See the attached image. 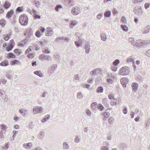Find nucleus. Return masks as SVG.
Segmentation results:
<instances>
[{"label":"nucleus","mask_w":150,"mask_h":150,"mask_svg":"<svg viewBox=\"0 0 150 150\" xmlns=\"http://www.w3.org/2000/svg\"><path fill=\"white\" fill-rule=\"evenodd\" d=\"M135 59L132 56H130L128 57L126 60V62L127 63L132 62V64L134 62Z\"/></svg>","instance_id":"obj_15"},{"label":"nucleus","mask_w":150,"mask_h":150,"mask_svg":"<svg viewBox=\"0 0 150 150\" xmlns=\"http://www.w3.org/2000/svg\"><path fill=\"white\" fill-rule=\"evenodd\" d=\"M9 64L8 61L6 59H5L4 61L0 63V66L6 67L8 66Z\"/></svg>","instance_id":"obj_14"},{"label":"nucleus","mask_w":150,"mask_h":150,"mask_svg":"<svg viewBox=\"0 0 150 150\" xmlns=\"http://www.w3.org/2000/svg\"><path fill=\"white\" fill-rule=\"evenodd\" d=\"M23 147L26 149H29L32 146V144L31 143H28V144H24Z\"/></svg>","instance_id":"obj_28"},{"label":"nucleus","mask_w":150,"mask_h":150,"mask_svg":"<svg viewBox=\"0 0 150 150\" xmlns=\"http://www.w3.org/2000/svg\"><path fill=\"white\" fill-rule=\"evenodd\" d=\"M11 5V4L9 2L6 1L4 4L3 6L5 9H7L10 7Z\"/></svg>","instance_id":"obj_17"},{"label":"nucleus","mask_w":150,"mask_h":150,"mask_svg":"<svg viewBox=\"0 0 150 150\" xmlns=\"http://www.w3.org/2000/svg\"><path fill=\"white\" fill-rule=\"evenodd\" d=\"M103 90V88L101 86H100L98 88L97 91L98 93H102Z\"/></svg>","instance_id":"obj_50"},{"label":"nucleus","mask_w":150,"mask_h":150,"mask_svg":"<svg viewBox=\"0 0 150 150\" xmlns=\"http://www.w3.org/2000/svg\"><path fill=\"white\" fill-rule=\"evenodd\" d=\"M77 97L78 99L81 100L83 98V96L81 92H79L77 93Z\"/></svg>","instance_id":"obj_23"},{"label":"nucleus","mask_w":150,"mask_h":150,"mask_svg":"<svg viewBox=\"0 0 150 150\" xmlns=\"http://www.w3.org/2000/svg\"><path fill=\"white\" fill-rule=\"evenodd\" d=\"M1 98L4 102H7L8 100L7 96L5 94L3 95Z\"/></svg>","instance_id":"obj_36"},{"label":"nucleus","mask_w":150,"mask_h":150,"mask_svg":"<svg viewBox=\"0 0 150 150\" xmlns=\"http://www.w3.org/2000/svg\"><path fill=\"white\" fill-rule=\"evenodd\" d=\"M81 8L80 7L76 6L72 8L71 11V13L74 15H76L80 12Z\"/></svg>","instance_id":"obj_6"},{"label":"nucleus","mask_w":150,"mask_h":150,"mask_svg":"<svg viewBox=\"0 0 150 150\" xmlns=\"http://www.w3.org/2000/svg\"><path fill=\"white\" fill-rule=\"evenodd\" d=\"M33 110L34 114H36L38 113H42L43 109L40 106H36L33 108Z\"/></svg>","instance_id":"obj_5"},{"label":"nucleus","mask_w":150,"mask_h":150,"mask_svg":"<svg viewBox=\"0 0 150 150\" xmlns=\"http://www.w3.org/2000/svg\"><path fill=\"white\" fill-rule=\"evenodd\" d=\"M25 34L28 37H30L33 35L32 29L31 28H29L27 29L25 32Z\"/></svg>","instance_id":"obj_10"},{"label":"nucleus","mask_w":150,"mask_h":150,"mask_svg":"<svg viewBox=\"0 0 150 150\" xmlns=\"http://www.w3.org/2000/svg\"><path fill=\"white\" fill-rule=\"evenodd\" d=\"M131 44L133 46H135L136 47H137V44H138L137 43V41L136 42L134 41L131 42Z\"/></svg>","instance_id":"obj_63"},{"label":"nucleus","mask_w":150,"mask_h":150,"mask_svg":"<svg viewBox=\"0 0 150 150\" xmlns=\"http://www.w3.org/2000/svg\"><path fill=\"white\" fill-rule=\"evenodd\" d=\"M120 83L122 86L125 87L126 85L128 83L129 80L128 79L126 78H121L120 80Z\"/></svg>","instance_id":"obj_9"},{"label":"nucleus","mask_w":150,"mask_h":150,"mask_svg":"<svg viewBox=\"0 0 150 150\" xmlns=\"http://www.w3.org/2000/svg\"><path fill=\"white\" fill-rule=\"evenodd\" d=\"M45 29L44 28L41 27V28L37 30L35 33V35L38 38H40L41 36V33L40 31L42 33L44 32Z\"/></svg>","instance_id":"obj_8"},{"label":"nucleus","mask_w":150,"mask_h":150,"mask_svg":"<svg viewBox=\"0 0 150 150\" xmlns=\"http://www.w3.org/2000/svg\"><path fill=\"white\" fill-rule=\"evenodd\" d=\"M57 67V65L56 64H53L52 65L51 68L49 69L48 72L50 74H52L54 73V71Z\"/></svg>","instance_id":"obj_12"},{"label":"nucleus","mask_w":150,"mask_h":150,"mask_svg":"<svg viewBox=\"0 0 150 150\" xmlns=\"http://www.w3.org/2000/svg\"><path fill=\"white\" fill-rule=\"evenodd\" d=\"M63 148L64 149H68L69 148V145L67 143L65 142L63 144Z\"/></svg>","instance_id":"obj_32"},{"label":"nucleus","mask_w":150,"mask_h":150,"mask_svg":"<svg viewBox=\"0 0 150 150\" xmlns=\"http://www.w3.org/2000/svg\"><path fill=\"white\" fill-rule=\"evenodd\" d=\"M103 13H100L98 14L96 16L97 18L98 19L100 20L103 17Z\"/></svg>","instance_id":"obj_52"},{"label":"nucleus","mask_w":150,"mask_h":150,"mask_svg":"<svg viewBox=\"0 0 150 150\" xmlns=\"http://www.w3.org/2000/svg\"><path fill=\"white\" fill-rule=\"evenodd\" d=\"M11 35V34L10 33H9L8 35H3L4 39L6 41L8 40L10 38Z\"/></svg>","instance_id":"obj_39"},{"label":"nucleus","mask_w":150,"mask_h":150,"mask_svg":"<svg viewBox=\"0 0 150 150\" xmlns=\"http://www.w3.org/2000/svg\"><path fill=\"white\" fill-rule=\"evenodd\" d=\"M133 12L135 15L140 17L142 14L143 13L141 6H136L134 8Z\"/></svg>","instance_id":"obj_3"},{"label":"nucleus","mask_w":150,"mask_h":150,"mask_svg":"<svg viewBox=\"0 0 150 150\" xmlns=\"http://www.w3.org/2000/svg\"><path fill=\"white\" fill-rule=\"evenodd\" d=\"M120 60L118 59L115 60L113 62V64L114 66H117L120 63Z\"/></svg>","instance_id":"obj_37"},{"label":"nucleus","mask_w":150,"mask_h":150,"mask_svg":"<svg viewBox=\"0 0 150 150\" xmlns=\"http://www.w3.org/2000/svg\"><path fill=\"white\" fill-rule=\"evenodd\" d=\"M90 44L87 43L85 45V50L87 54H88L90 51Z\"/></svg>","instance_id":"obj_13"},{"label":"nucleus","mask_w":150,"mask_h":150,"mask_svg":"<svg viewBox=\"0 0 150 150\" xmlns=\"http://www.w3.org/2000/svg\"><path fill=\"white\" fill-rule=\"evenodd\" d=\"M47 30V33L46 34V35L50 36L53 34V32L51 28L50 27H48Z\"/></svg>","instance_id":"obj_19"},{"label":"nucleus","mask_w":150,"mask_h":150,"mask_svg":"<svg viewBox=\"0 0 150 150\" xmlns=\"http://www.w3.org/2000/svg\"><path fill=\"white\" fill-rule=\"evenodd\" d=\"M23 11V6H20L18 7L16 10V13L18 12H21Z\"/></svg>","instance_id":"obj_34"},{"label":"nucleus","mask_w":150,"mask_h":150,"mask_svg":"<svg viewBox=\"0 0 150 150\" xmlns=\"http://www.w3.org/2000/svg\"><path fill=\"white\" fill-rule=\"evenodd\" d=\"M13 13L14 12L13 10H10L6 13V17L8 19L10 18L13 14Z\"/></svg>","instance_id":"obj_16"},{"label":"nucleus","mask_w":150,"mask_h":150,"mask_svg":"<svg viewBox=\"0 0 150 150\" xmlns=\"http://www.w3.org/2000/svg\"><path fill=\"white\" fill-rule=\"evenodd\" d=\"M137 43H138V44H137V47H140L143 46L145 45L144 41H143V40L137 41Z\"/></svg>","instance_id":"obj_20"},{"label":"nucleus","mask_w":150,"mask_h":150,"mask_svg":"<svg viewBox=\"0 0 150 150\" xmlns=\"http://www.w3.org/2000/svg\"><path fill=\"white\" fill-rule=\"evenodd\" d=\"M98 71L97 69H94L92 71H91L90 73L92 76H94L96 75L97 73V71Z\"/></svg>","instance_id":"obj_45"},{"label":"nucleus","mask_w":150,"mask_h":150,"mask_svg":"<svg viewBox=\"0 0 150 150\" xmlns=\"http://www.w3.org/2000/svg\"><path fill=\"white\" fill-rule=\"evenodd\" d=\"M74 80H73L74 82H77L79 80L80 78L78 74H76L74 76Z\"/></svg>","instance_id":"obj_35"},{"label":"nucleus","mask_w":150,"mask_h":150,"mask_svg":"<svg viewBox=\"0 0 150 150\" xmlns=\"http://www.w3.org/2000/svg\"><path fill=\"white\" fill-rule=\"evenodd\" d=\"M101 38L102 40L103 41H105L107 39L106 35L104 33L102 34L101 36Z\"/></svg>","instance_id":"obj_43"},{"label":"nucleus","mask_w":150,"mask_h":150,"mask_svg":"<svg viewBox=\"0 0 150 150\" xmlns=\"http://www.w3.org/2000/svg\"><path fill=\"white\" fill-rule=\"evenodd\" d=\"M108 121L109 124H111L113 122L114 119L113 118L111 117L108 120Z\"/></svg>","instance_id":"obj_60"},{"label":"nucleus","mask_w":150,"mask_h":150,"mask_svg":"<svg viewBox=\"0 0 150 150\" xmlns=\"http://www.w3.org/2000/svg\"><path fill=\"white\" fill-rule=\"evenodd\" d=\"M138 84L136 82H134L132 83L131 86L132 90L134 92H136L137 90L138 87Z\"/></svg>","instance_id":"obj_11"},{"label":"nucleus","mask_w":150,"mask_h":150,"mask_svg":"<svg viewBox=\"0 0 150 150\" xmlns=\"http://www.w3.org/2000/svg\"><path fill=\"white\" fill-rule=\"evenodd\" d=\"M5 91L3 90L0 89V96H2L4 95Z\"/></svg>","instance_id":"obj_64"},{"label":"nucleus","mask_w":150,"mask_h":150,"mask_svg":"<svg viewBox=\"0 0 150 150\" xmlns=\"http://www.w3.org/2000/svg\"><path fill=\"white\" fill-rule=\"evenodd\" d=\"M13 46L11 44H9L6 48V50L7 51L11 50L13 48Z\"/></svg>","instance_id":"obj_38"},{"label":"nucleus","mask_w":150,"mask_h":150,"mask_svg":"<svg viewBox=\"0 0 150 150\" xmlns=\"http://www.w3.org/2000/svg\"><path fill=\"white\" fill-rule=\"evenodd\" d=\"M40 59L41 60H43L45 59L47 61H51L52 60L51 57L49 55H45L43 54H42L40 56Z\"/></svg>","instance_id":"obj_7"},{"label":"nucleus","mask_w":150,"mask_h":150,"mask_svg":"<svg viewBox=\"0 0 150 150\" xmlns=\"http://www.w3.org/2000/svg\"><path fill=\"white\" fill-rule=\"evenodd\" d=\"M77 24L76 22L75 21H71V23L69 25V27L70 28H72L73 27L76 25Z\"/></svg>","instance_id":"obj_26"},{"label":"nucleus","mask_w":150,"mask_h":150,"mask_svg":"<svg viewBox=\"0 0 150 150\" xmlns=\"http://www.w3.org/2000/svg\"><path fill=\"white\" fill-rule=\"evenodd\" d=\"M16 56L12 53H10L8 54L7 57L8 58H15Z\"/></svg>","instance_id":"obj_31"},{"label":"nucleus","mask_w":150,"mask_h":150,"mask_svg":"<svg viewBox=\"0 0 150 150\" xmlns=\"http://www.w3.org/2000/svg\"><path fill=\"white\" fill-rule=\"evenodd\" d=\"M107 82L109 84H111L113 82V80L107 78Z\"/></svg>","instance_id":"obj_59"},{"label":"nucleus","mask_w":150,"mask_h":150,"mask_svg":"<svg viewBox=\"0 0 150 150\" xmlns=\"http://www.w3.org/2000/svg\"><path fill=\"white\" fill-rule=\"evenodd\" d=\"M100 149L101 150H108L109 147L106 146H103L101 147Z\"/></svg>","instance_id":"obj_61"},{"label":"nucleus","mask_w":150,"mask_h":150,"mask_svg":"<svg viewBox=\"0 0 150 150\" xmlns=\"http://www.w3.org/2000/svg\"><path fill=\"white\" fill-rule=\"evenodd\" d=\"M34 3L35 4L36 6L37 7H38L40 5V2L38 1H35Z\"/></svg>","instance_id":"obj_51"},{"label":"nucleus","mask_w":150,"mask_h":150,"mask_svg":"<svg viewBox=\"0 0 150 150\" xmlns=\"http://www.w3.org/2000/svg\"><path fill=\"white\" fill-rule=\"evenodd\" d=\"M11 72V70H9L8 71V72H6V77L8 79H10L11 78V77L9 74V73Z\"/></svg>","instance_id":"obj_53"},{"label":"nucleus","mask_w":150,"mask_h":150,"mask_svg":"<svg viewBox=\"0 0 150 150\" xmlns=\"http://www.w3.org/2000/svg\"><path fill=\"white\" fill-rule=\"evenodd\" d=\"M19 21L21 25L25 26L28 23V18L26 15L23 14L20 17Z\"/></svg>","instance_id":"obj_1"},{"label":"nucleus","mask_w":150,"mask_h":150,"mask_svg":"<svg viewBox=\"0 0 150 150\" xmlns=\"http://www.w3.org/2000/svg\"><path fill=\"white\" fill-rule=\"evenodd\" d=\"M111 12L110 11H105L104 13V16L106 17H109L110 16Z\"/></svg>","instance_id":"obj_25"},{"label":"nucleus","mask_w":150,"mask_h":150,"mask_svg":"<svg viewBox=\"0 0 150 150\" xmlns=\"http://www.w3.org/2000/svg\"><path fill=\"white\" fill-rule=\"evenodd\" d=\"M62 8V6L61 5H58L55 7V9L57 11H59V9Z\"/></svg>","instance_id":"obj_55"},{"label":"nucleus","mask_w":150,"mask_h":150,"mask_svg":"<svg viewBox=\"0 0 150 150\" xmlns=\"http://www.w3.org/2000/svg\"><path fill=\"white\" fill-rule=\"evenodd\" d=\"M11 63L12 64H19L20 63V62L19 61H18L17 60L14 59V60H13L11 62Z\"/></svg>","instance_id":"obj_49"},{"label":"nucleus","mask_w":150,"mask_h":150,"mask_svg":"<svg viewBox=\"0 0 150 150\" xmlns=\"http://www.w3.org/2000/svg\"><path fill=\"white\" fill-rule=\"evenodd\" d=\"M145 54L147 57H150V49L145 52Z\"/></svg>","instance_id":"obj_54"},{"label":"nucleus","mask_w":150,"mask_h":150,"mask_svg":"<svg viewBox=\"0 0 150 150\" xmlns=\"http://www.w3.org/2000/svg\"><path fill=\"white\" fill-rule=\"evenodd\" d=\"M108 97L111 100H112L113 99H115L114 95L112 93L109 94L108 96Z\"/></svg>","instance_id":"obj_58"},{"label":"nucleus","mask_w":150,"mask_h":150,"mask_svg":"<svg viewBox=\"0 0 150 150\" xmlns=\"http://www.w3.org/2000/svg\"><path fill=\"white\" fill-rule=\"evenodd\" d=\"M103 115L104 116V117H108L110 115V114L109 112H104L103 113Z\"/></svg>","instance_id":"obj_62"},{"label":"nucleus","mask_w":150,"mask_h":150,"mask_svg":"<svg viewBox=\"0 0 150 150\" xmlns=\"http://www.w3.org/2000/svg\"><path fill=\"white\" fill-rule=\"evenodd\" d=\"M6 23V21L5 19H2L0 20V25L3 27H4Z\"/></svg>","instance_id":"obj_29"},{"label":"nucleus","mask_w":150,"mask_h":150,"mask_svg":"<svg viewBox=\"0 0 150 150\" xmlns=\"http://www.w3.org/2000/svg\"><path fill=\"white\" fill-rule=\"evenodd\" d=\"M34 74L41 77H42L43 76V74L40 71H34Z\"/></svg>","instance_id":"obj_24"},{"label":"nucleus","mask_w":150,"mask_h":150,"mask_svg":"<svg viewBox=\"0 0 150 150\" xmlns=\"http://www.w3.org/2000/svg\"><path fill=\"white\" fill-rule=\"evenodd\" d=\"M45 135V132L43 131H41L39 133L38 137L39 139H42Z\"/></svg>","instance_id":"obj_22"},{"label":"nucleus","mask_w":150,"mask_h":150,"mask_svg":"<svg viewBox=\"0 0 150 150\" xmlns=\"http://www.w3.org/2000/svg\"><path fill=\"white\" fill-rule=\"evenodd\" d=\"M115 77V76L112 74H108V75L107 78L113 80Z\"/></svg>","instance_id":"obj_48"},{"label":"nucleus","mask_w":150,"mask_h":150,"mask_svg":"<svg viewBox=\"0 0 150 150\" xmlns=\"http://www.w3.org/2000/svg\"><path fill=\"white\" fill-rule=\"evenodd\" d=\"M86 114L88 116L90 117L91 115V113L89 110H86Z\"/></svg>","instance_id":"obj_57"},{"label":"nucleus","mask_w":150,"mask_h":150,"mask_svg":"<svg viewBox=\"0 0 150 150\" xmlns=\"http://www.w3.org/2000/svg\"><path fill=\"white\" fill-rule=\"evenodd\" d=\"M117 100L116 99H115V98L113 99H112V100H111V105L112 106L116 105L117 104H116Z\"/></svg>","instance_id":"obj_41"},{"label":"nucleus","mask_w":150,"mask_h":150,"mask_svg":"<svg viewBox=\"0 0 150 150\" xmlns=\"http://www.w3.org/2000/svg\"><path fill=\"white\" fill-rule=\"evenodd\" d=\"M50 117V115H48L45 116L44 119L42 120V122H44L47 121L49 120Z\"/></svg>","instance_id":"obj_27"},{"label":"nucleus","mask_w":150,"mask_h":150,"mask_svg":"<svg viewBox=\"0 0 150 150\" xmlns=\"http://www.w3.org/2000/svg\"><path fill=\"white\" fill-rule=\"evenodd\" d=\"M129 72V68L127 67H124L121 68L119 71V74L122 75H126Z\"/></svg>","instance_id":"obj_2"},{"label":"nucleus","mask_w":150,"mask_h":150,"mask_svg":"<svg viewBox=\"0 0 150 150\" xmlns=\"http://www.w3.org/2000/svg\"><path fill=\"white\" fill-rule=\"evenodd\" d=\"M65 6L70 7L74 4V1L73 0H61Z\"/></svg>","instance_id":"obj_4"},{"label":"nucleus","mask_w":150,"mask_h":150,"mask_svg":"<svg viewBox=\"0 0 150 150\" xmlns=\"http://www.w3.org/2000/svg\"><path fill=\"white\" fill-rule=\"evenodd\" d=\"M35 55V53H29L27 54V57L30 59H32L34 57Z\"/></svg>","instance_id":"obj_40"},{"label":"nucleus","mask_w":150,"mask_h":150,"mask_svg":"<svg viewBox=\"0 0 150 150\" xmlns=\"http://www.w3.org/2000/svg\"><path fill=\"white\" fill-rule=\"evenodd\" d=\"M97 105V103L94 102L92 103L91 104V107L93 110H95L96 109V107Z\"/></svg>","instance_id":"obj_47"},{"label":"nucleus","mask_w":150,"mask_h":150,"mask_svg":"<svg viewBox=\"0 0 150 150\" xmlns=\"http://www.w3.org/2000/svg\"><path fill=\"white\" fill-rule=\"evenodd\" d=\"M63 39H64V36L61 37H59L56 38L55 40L57 42H60L63 41Z\"/></svg>","instance_id":"obj_33"},{"label":"nucleus","mask_w":150,"mask_h":150,"mask_svg":"<svg viewBox=\"0 0 150 150\" xmlns=\"http://www.w3.org/2000/svg\"><path fill=\"white\" fill-rule=\"evenodd\" d=\"M108 102V99L106 98H104L102 100L103 104H104L106 107H108L109 106Z\"/></svg>","instance_id":"obj_21"},{"label":"nucleus","mask_w":150,"mask_h":150,"mask_svg":"<svg viewBox=\"0 0 150 150\" xmlns=\"http://www.w3.org/2000/svg\"><path fill=\"white\" fill-rule=\"evenodd\" d=\"M70 39L68 37H64V39H63V41L67 42H70Z\"/></svg>","instance_id":"obj_56"},{"label":"nucleus","mask_w":150,"mask_h":150,"mask_svg":"<svg viewBox=\"0 0 150 150\" xmlns=\"http://www.w3.org/2000/svg\"><path fill=\"white\" fill-rule=\"evenodd\" d=\"M97 108L98 109H100L101 111L103 110L104 109L103 106L100 104H99L98 105Z\"/></svg>","instance_id":"obj_46"},{"label":"nucleus","mask_w":150,"mask_h":150,"mask_svg":"<svg viewBox=\"0 0 150 150\" xmlns=\"http://www.w3.org/2000/svg\"><path fill=\"white\" fill-rule=\"evenodd\" d=\"M121 27L122 30L125 31L127 32L128 30L127 27L125 25H121Z\"/></svg>","instance_id":"obj_42"},{"label":"nucleus","mask_w":150,"mask_h":150,"mask_svg":"<svg viewBox=\"0 0 150 150\" xmlns=\"http://www.w3.org/2000/svg\"><path fill=\"white\" fill-rule=\"evenodd\" d=\"M80 136H76L75 137L74 139V142L75 143H78L80 141Z\"/></svg>","instance_id":"obj_30"},{"label":"nucleus","mask_w":150,"mask_h":150,"mask_svg":"<svg viewBox=\"0 0 150 150\" xmlns=\"http://www.w3.org/2000/svg\"><path fill=\"white\" fill-rule=\"evenodd\" d=\"M150 27L149 25H147L142 31L144 34H147L150 31Z\"/></svg>","instance_id":"obj_18"},{"label":"nucleus","mask_w":150,"mask_h":150,"mask_svg":"<svg viewBox=\"0 0 150 150\" xmlns=\"http://www.w3.org/2000/svg\"><path fill=\"white\" fill-rule=\"evenodd\" d=\"M82 44V43L79 40L75 42V44L78 47L81 46Z\"/></svg>","instance_id":"obj_44"}]
</instances>
